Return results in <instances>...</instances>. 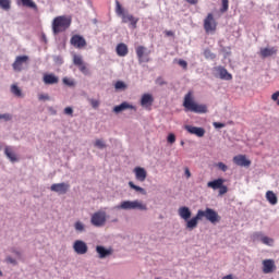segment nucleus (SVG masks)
Here are the masks:
<instances>
[{"instance_id":"nucleus-1","label":"nucleus","mask_w":279,"mask_h":279,"mask_svg":"<svg viewBox=\"0 0 279 279\" xmlns=\"http://www.w3.org/2000/svg\"><path fill=\"white\" fill-rule=\"evenodd\" d=\"M179 217L186 221V229L187 230H195L197 228L198 221H202V219H205L209 221L210 223H219L221 221V216L213 209V208H206L205 210L199 209L195 217L191 218V209L186 206L180 207L179 210Z\"/></svg>"},{"instance_id":"nucleus-2","label":"nucleus","mask_w":279,"mask_h":279,"mask_svg":"<svg viewBox=\"0 0 279 279\" xmlns=\"http://www.w3.org/2000/svg\"><path fill=\"white\" fill-rule=\"evenodd\" d=\"M116 14L117 16H120L122 19V23H130L131 27L136 28V23H138V19L134 17V15L125 11L119 0H116Z\"/></svg>"},{"instance_id":"nucleus-3","label":"nucleus","mask_w":279,"mask_h":279,"mask_svg":"<svg viewBox=\"0 0 279 279\" xmlns=\"http://www.w3.org/2000/svg\"><path fill=\"white\" fill-rule=\"evenodd\" d=\"M69 27H71V19L66 16H57L52 21V32L54 36H57V34H60L62 32H66Z\"/></svg>"},{"instance_id":"nucleus-4","label":"nucleus","mask_w":279,"mask_h":279,"mask_svg":"<svg viewBox=\"0 0 279 279\" xmlns=\"http://www.w3.org/2000/svg\"><path fill=\"white\" fill-rule=\"evenodd\" d=\"M118 210H147L145 203L136 201H123L116 207Z\"/></svg>"},{"instance_id":"nucleus-5","label":"nucleus","mask_w":279,"mask_h":279,"mask_svg":"<svg viewBox=\"0 0 279 279\" xmlns=\"http://www.w3.org/2000/svg\"><path fill=\"white\" fill-rule=\"evenodd\" d=\"M106 221H107L106 211L99 210L92 215L90 223L96 228H101L106 226Z\"/></svg>"},{"instance_id":"nucleus-6","label":"nucleus","mask_w":279,"mask_h":279,"mask_svg":"<svg viewBox=\"0 0 279 279\" xmlns=\"http://www.w3.org/2000/svg\"><path fill=\"white\" fill-rule=\"evenodd\" d=\"M213 75L219 80H225L226 82H230V80H232V74H230L228 70L221 65L213 69Z\"/></svg>"},{"instance_id":"nucleus-7","label":"nucleus","mask_w":279,"mask_h":279,"mask_svg":"<svg viewBox=\"0 0 279 279\" xmlns=\"http://www.w3.org/2000/svg\"><path fill=\"white\" fill-rule=\"evenodd\" d=\"M27 62H29L28 56L16 57L15 61L12 64L13 71H15L16 73H21V71H23V69H24L25 64H27Z\"/></svg>"},{"instance_id":"nucleus-8","label":"nucleus","mask_w":279,"mask_h":279,"mask_svg":"<svg viewBox=\"0 0 279 279\" xmlns=\"http://www.w3.org/2000/svg\"><path fill=\"white\" fill-rule=\"evenodd\" d=\"M204 29L207 34H210L217 29V21H215V16H213L211 13H209L204 20Z\"/></svg>"},{"instance_id":"nucleus-9","label":"nucleus","mask_w":279,"mask_h":279,"mask_svg":"<svg viewBox=\"0 0 279 279\" xmlns=\"http://www.w3.org/2000/svg\"><path fill=\"white\" fill-rule=\"evenodd\" d=\"M150 53L151 51H149V49L145 48L144 46H138L136 48V56L138 58L140 64H143V62H148Z\"/></svg>"},{"instance_id":"nucleus-10","label":"nucleus","mask_w":279,"mask_h":279,"mask_svg":"<svg viewBox=\"0 0 279 279\" xmlns=\"http://www.w3.org/2000/svg\"><path fill=\"white\" fill-rule=\"evenodd\" d=\"M73 250L76 254L84 255L88 252V245L82 240H76L73 244Z\"/></svg>"},{"instance_id":"nucleus-11","label":"nucleus","mask_w":279,"mask_h":279,"mask_svg":"<svg viewBox=\"0 0 279 279\" xmlns=\"http://www.w3.org/2000/svg\"><path fill=\"white\" fill-rule=\"evenodd\" d=\"M50 191L53 193H59L60 195H64L69 191V184L66 183H54L50 186Z\"/></svg>"},{"instance_id":"nucleus-12","label":"nucleus","mask_w":279,"mask_h":279,"mask_svg":"<svg viewBox=\"0 0 279 279\" xmlns=\"http://www.w3.org/2000/svg\"><path fill=\"white\" fill-rule=\"evenodd\" d=\"M184 112H194L195 114H206L208 109L206 106H185Z\"/></svg>"},{"instance_id":"nucleus-13","label":"nucleus","mask_w":279,"mask_h":279,"mask_svg":"<svg viewBox=\"0 0 279 279\" xmlns=\"http://www.w3.org/2000/svg\"><path fill=\"white\" fill-rule=\"evenodd\" d=\"M43 82L47 86H53V84H58L60 82V77L53 73L44 74Z\"/></svg>"},{"instance_id":"nucleus-14","label":"nucleus","mask_w":279,"mask_h":279,"mask_svg":"<svg viewBox=\"0 0 279 279\" xmlns=\"http://www.w3.org/2000/svg\"><path fill=\"white\" fill-rule=\"evenodd\" d=\"M234 165H238V167H250L252 165V161L245 157V155H238L233 157Z\"/></svg>"},{"instance_id":"nucleus-15","label":"nucleus","mask_w":279,"mask_h":279,"mask_svg":"<svg viewBox=\"0 0 279 279\" xmlns=\"http://www.w3.org/2000/svg\"><path fill=\"white\" fill-rule=\"evenodd\" d=\"M133 173H135V180L137 182H145L147 180V170L145 168L135 167Z\"/></svg>"},{"instance_id":"nucleus-16","label":"nucleus","mask_w":279,"mask_h":279,"mask_svg":"<svg viewBox=\"0 0 279 279\" xmlns=\"http://www.w3.org/2000/svg\"><path fill=\"white\" fill-rule=\"evenodd\" d=\"M71 45H73V47H76V49H82L83 47H86V39H84V37L80 35H74L71 38Z\"/></svg>"},{"instance_id":"nucleus-17","label":"nucleus","mask_w":279,"mask_h":279,"mask_svg":"<svg viewBox=\"0 0 279 279\" xmlns=\"http://www.w3.org/2000/svg\"><path fill=\"white\" fill-rule=\"evenodd\" d=\"M276 270V263L274 259H265L263 260V271L265 274H274Z\"/></svg>"},{"instance_id":"nucleus-18","label":"nucleus","mask_w":279,"mask_h":279,"mask_svg":"<svg viewBox=\"0 0 279 279\" xmlns=\"http://www.w3.org/2000/svg\"><path fill=\"white\" fill-rule=\"evenodd\" d=\"M185 130L190 134H194L195 136H198V138H202L204 134H206V130L204 128H197V126H192V125H185Z\"/></svg>"},{"instance_id":"nucleus-19","label":"nucleus","mask_w":279,"mask_h":279,"mask_svg":"<svg viewBox=\"0 0 279 279\" xmlns=\"http://www.w3.org/2000/svg\"><path fill=\"white\" fill-rule=\"evenodd\" d=\"M96 252L99 258H107V256H112V248H106L101 245L96 246Z\"/></svg>"},{"instance_id":"nucleus-20","label":"nucleus","mask_w":279,"mask_h":279,"mask_svg":"<svg viewBox=\"0 0 279 279\" xmlns=\"http://www.w3.org/2000/svg\"><path fill=\"white\" fill-rule=\"evenodd\" d=\"M254 238L255 239H259L262 241V243H264V245H274V239L267 236V235H263V233L260 232H256L254 233Z\"/></svg>"},{"instance_id":"nucleus-21","label":"nucleus","mask_w":279,"mask_h":279,"mask_svg":"<svg viewBox=\"0 0 279 279\" xmlns=\"http://www.w3.org/2000/svg\"><path fill=\"white\" fill-rule=\"evenodd\" d=\"M4 154L11 162H17L19 161V158H16V154L14 153V150H12V147L7 146L4 148Z\"/></svg>"},{"instance_id":"nucleus-22","label":"nucleus","mask_w":279,"mask_h":279,"mask_svg":"<svg viewBox=\"0 0 279 279\" xmlns=\"http://www.w3.org/2000/svg\"><path fill=\"white\" fill-rule=\"evenodd\" d=\"M226 182L225 179H216L214 181H209L207 183L208 189H213L214 191H217L223 183Z\"/></svg>"},{"instance_id":"nucleus-23","label":"nucleus","mask_w":279,"mask_h":279,"mask_svg":"<svg viewBox=\"0 0 279 279\" xmlns=\"http://www.w3.org/2000/svg\"><path fill=\"white\" fill-rule=\"evenodd\" d=\"M116 51L120 58H125L128 56V45L119 44L116 48Z\"/></svg>"},{"instance_id":"nucleus-24","label":"nucleus","mask_w":279,"mask_h":279,"mask_svg":"<svg viewBox=\"0 0 279 279\" xmlns=\"http://www.w3.org/2000/svg\"><path fill=\"white\" fill-rule=\"evenodd\" d=\"M142 106H151L154 104V96L151 94H144L141 98Z\"/></svg>"},{"instance_id":"nucleus-25","label":"nucleus","mask_w":279,"mask_h":279,"mask_svg":"<svg viewBox=\"0 0 279 279\" xmlns=\"http://www.w3.org/2000/svg\"><path fill=\"white\" fill-rule=\"evenodd\" d=\"M266 199L271 204V206H276L278 204V196H276V193L274 191H267L266 192Z\"/></svg>"},{"instance_id":"nucleus-26","label":"nucleus","mask_w":279,"mask_h":279,"mask_svg":"<svg viewBox=\"0 0 279 279\" xmlns=\"http://www.w3.org/2000/svg\"><path fill=\"white\" fill-rule=\"evenodd\" d=\"M277 52L276 48H262L260 56L262 58H269Z\"/></svg>"},{"instance_id":"nucleus-27","label":"nucleus","mask_w":279,"mask_h":279,"mask_svg":"<svg viewBox=\"0 0 279 279\" xmlns=\"http://www.w3.org/2000/svg\"><path fill=\"white\" fill-rule=\"evenodd\" d=\"M0 8L4 12H10L12 10V0H0Z\"/></svg>"},{"instance_id":"nucleus-28","label":"nucleus","mask_w":279,"mask_h":279,"mask_svg":"<svg viewBox=\"0 0 279 279\" xmlns=\"http://www.w3.org/2000/svg\"><path fill=\"white\" fill-rule=\"evenodd\" d=\"M11 93L14 97H23V90L16 84L11 85Z\"/></svg>"},{"instance_id":"nucleus-29","label":"nucleus","mask_w":279,"mask_h":279,"mask_svg":"<svg viewBox=\"0 0 279 279\" xmlns=\"http://www.w3.org/2000/svg\"><path fill=\"white\" fill-rule=\"evenodd\" d=\"M22 5L24 8H31L32 10H37L38 5H36V2L34 0H21Z\"/></svg>"},{"instance_id":"nucleus-30","label":"nucleus","mask_w":279,"mask_h":279,"mask_svg":"<svg viewBox=\"0 0 279 279\" xmlns=\"http://www.w3.org/2000/svg\"><path fill=\"white\" fill-rule=\"evenodd\" d=\"M183 106H195V102L193 101V93H187L184 97Z\"/></svg>"},{"instance_id":"nucleus-31","label":"nucleus","mask_w":279,"mask_h":279,"mask_svg":"<svg viewBox=\"0 0 279 279\" xmlns=\"http://www.w3.org/2000/svg\"><path fill=\"white\" fill-rule=\"evenodd\" d=\"M62 82H63L64 86H69L70 88H73V86H75V80L71 78L69 76L63 77Z\"/></svg>"},{"instance_id":"nucleus-32","label":"nucleus","mask_w":279,"mask_h":279,"mask_svg":"<svg viewBox=\"0 0 279 279\" xmlns=\"http://www.w3.org/2000/svg\"><path fill=\"white\" fill-rule=\"evenodd\" d=\"M114 88H116V90H126L128 84H125V82H123V81H118L114 84Z\"/></svg>"},{"instance_id":"nucleus-33","label":"nucleus","mask_w":279,"mask_h":279,"mask_svg":"<svg viewBox=\"0 0 279 279\" xmlns=\"http://www.w3.org/2000/svg\"><path fill=\"white\" fill-rule=\"evenodd\" d=\"M128 108L134 110V106H117L113 108V112H116V114H119V112H123L124 110H128Z\"/></svg>"},{"instance_id":"nucleus-34","label":"nucleus","mask_w":279,"mask_h":279,"mask_svg":"<svg viewBox=\"0 0 279 279\" xmlns=\"http://www.w3.org/2000/svg\"><path fill=\"white\" fill-rule=\"evenodd\" d=\"M129 186H130V189H133V191H136L137 193L145 194V189L134 184V182H132V181L129 182Z\"/></svg>"},{"instance_id":"nucleus-35","label":"nucleus","mask_w":279,"mask_h":279,"mask_svg":"<svg viewBox=\"0 0 279 279\" xmlns=\"http://www.w3.org/2000/svg\"><path fill=\"white\" fill-rule=\"evenodd\" d=\"M204 57L206 58V60H215L217 58V54L213 53V51L206 49L204 51Z\"/></svg>"},{"instance_id":"nucleus-36","label":"nucleus","mask_w":279,"mask_h":279,"mask_svg":"<svg viewBox=\"0 0 279 279\" xmlns=\"http://www.w3.org/2000/svg\"><path fill=\"white\" fill-rule=\"evenodd\" d=\"M73 63L75 64V66H81V64H84V59H82V56L74 54Z\"/></svg>"},{"instance_id":"nucleus-37","label":"nucleus","mask_w":279,"mask_h":279,"mask_svg":"<svg viewBox=\"0 0 279 279\" xmlns=\"http://www.w3.org/2000/svg\"><path fill=\"white\" fill-rule=\"evenodd\" d=\"M95 147H97L98 149H106V143L104 142V140H96Z\"/></svg>"},{"instance_id":"nucleus-38","label":"nucleus","mask_w":279,"mask_h":279,"mask_svg":"<svg viewBox=\"0 0 279 279\" xmlns=\"http://www.w3.org/2000/svg\"><path fill=\"white\" fill-rule=\"evenodd\" d=\"M216 167H217V169H219V171H223V172L228 171V167L226 166V163H223L221 161L216 163Z\"/></svg>"},{"instance_id":"nucleus-39","label":"nucleus","mask_w":279,"mask_h":279,"mask_svg":"<svg viewBox=\"0 0 279 279\" xmlns=\"http://www.w3.org/2000/svg\"><path fill=\"white\" fill-rule=\"evenodd\" d=\"M221 1H222V8L220 9V12H228L229 1L228 0H221Z\"/></svg>"},{"instance_id":"nucleus-40","label":"nucleus","mask_w":279,"mask_h":279,"mask_svg":"<svg viewBox=\"0 0 279 279\" xmlns=\"http://www.w3.org/2000/svg\"><path fill=\"white\" fill-rule=\"evenodd\" d=\"M74 228H75V230H77L78 232H83V230H84V223L77 221V222H75Z\"/></svg>"},{"instance_id":"nucleus-41","label":"nucleus","mask_w":279,"mask_h":279,"mask_svg":"<svg viewBox=\"0 0 279 279\" xmlns=\"http://www.w3.org/2000/svg\"><path fill=\"white\" fill-rule=\"evenodd\" d=\"M218 189H219V195H226V193H228V186L223 185V183Z\"/></svg>"},{"instance_id":"nucleus-42","label":"nucleus","mask_w":279,"mask_h":279,"mask_svg":"<svg viewBox=\"0 0 279 279\" xmlns=\"http://www.w3.org/2000/svg\"><path fill=\"white\" fill-rule=\"evenodd\" d=\"M271 99L275 101V104H277V106H279V92L274 93L271 95Z\"/></svg>"},{"instance_id":"nucleus-43","label":"nucleus","mask_w":279,"mask_h":279,"mask_svg":"<svg viewBox=\"0 0 279 279\" xmlns=\"http://www.w3.org/2000/svg\"><path fill=\"white\" fill-rule=\"evenodd\" d=\"M167 141H168V143H170V145H173V143H175V134L170 133V134L168 135Z\"/></svg>"},{"instance_id":"nucleus-44","label":"nucleus","mask_w":279,"mask_h":279,"mask_svg":"<svg viewBox=\"0 0 279 279\" xmlns=\"http://www.w3.org/2000/svg\"><path fill=\"white\" fill-rule=\"evenodd\" d=\"M12 121V116L10 113L0 114V120Z\"/></svg>"},{"instance_id":"nucleus-45","label":"nucleus","mask_w":279,"mask_h":279,"mask_svg":"<svg viewBox=\"0 0 279 279\" xmlns=\"http://www.w3.org/2000/svg\"><path fill=\"white\" fill-rule=\"evenodd\" d=\"M213 125L214 128H216V130H221V128H226V123L221 122H214Z\"/></svg>"},{"instance_id":"nucleus-46","label":"nucleus","mask_w":279,"mask_h":279,"mask_svg":"<svg viewBox=\"0 0 279 279\" xmlns=\"http://www.w3.org/2000/svg\"><path fill=\"white\" fill-rule=\"evenodd\" d=\"M78 69L81 72H83L85 75L86 73H88V69L86 68L85 63H82L81 65H78Z\"/></svg>"},{"instance_id":"nucleus-47","label":"nucleus","mask_w":279,"mask_h":279,"mask_svg":"<svg viewBox=\"0 0 279 279\" xmlns=\"http://www.w3.org/2000/svg\"><path fill=\"white\" fill-rule=\"evenodd\" d=\"M156 84H157L158 86H165V84H167V82H165V78L158 77V78L156 80Z\"/></svg>"},{"instance_id":"nucleus-48","label":"nucleus","mask_w":279,"mask_h":279,"mask_svg":"<svg viewBox=\"0 0 279 279\" xmlns=\"http://www.w3.org/2000/svg\"><path fill=\"white\" fill-rule=\"evenodd\" d=\"M179 66H182V69H186L189 66V63H186L185 60H179Z\"/></svg>"},{"instance_id":"nucleus-49","label":"nucleus","mask_w":279,"mask_h":279,"mask_svg":"<svg viewBox=\"0 0 279 279\" xmlns=\"http://www.w3.org/2000/svg\"><path fill=\"white\" fill-rule=\"evenodd\" d=\"M64 114H69L70 117L73 116V108L66 107V108L64 109Z\"/></svg>"},{"instance_id":"nucleus-50","label":"nucleus","mask_w":279,"mask_h":279,"mask_svg":"<svg viewBox=\"0 0 279 279\" xmlns=\"http://www.w3.org/2000/svg\"><path fill=\"white\" fill-rule=\"evenodd\" d=\"M184 173L186 179L189 180V178H191V170L189 168H184Z\"/></svg>"},{"instance_id":"nucleus-51","label":"nucleus","mask_w":279,"mask_h":279,"mask_svg":"<svg viewBox=\"0 0 279 279\" xmlns=\"http://www.w3.org/2000/svg\"><path fill=\"white\" fill-rule=\"evenodd\" d=\"M53 60L57 64H62L63 62L61 57H54Z\"/></svg>"},{"instance_id":"nucleus-52","label":"nucleus","mask_w":279,"mask_h":279,"mask_svg":"<svg viewBox=\"0 0 279 279\" xmlns=\"http://www.w3.org/2000/svg\"><path fill=\"white\" fill-rule=\"evenodd\" d=\"M187 3H191L192 5H195L199 0H186Z\"/></svg>"},{"instance_id":"nucleus-53","label":"nucleus","mask_w":279,"mask_h":279,"mask_svg":"<svg viewBox=\"0 0 279 279\" xmlns=\"http://www.w3.org/2000/svg\"><path fill=\"white\" fill-rule=\"evenodd\" d=\"M39 99H49V96L48 95H41V96H39Z\"/></svg>"},{"instance_id":"nucleus-54","label":"nucleus","mask_w":279,"mask_h":279,"mask_svg":"<svg viewBox=\"0 0 279 279\" xmlns=\"http://www.w3.org/2000/svg\"><path fill=\"white\" fill-rule=\"evenodd\" d=\"M166 35H167V36H173V32L167 31V32H166Z\"/></svg>"},{"instance_id":"nucleus-55","label":"nucleus","mask_w":279,"mask_h":279,"mask_svg":"<svg viewBox=\"0 0 279 279\" xmlns=\"http://www.w3.org/2000/svg\"><path fill=\"white\" fill-rule=\"evenodd\" d=\"M222 279H233V278H232V275H227V276L222 277Z\"/></svg>"},{"instance_id":"nucleus-56","label":"nucleus","mask_w":279,"mask_h":279,"mask_svg":"<svg viewBox=\"0 0 279 279\" xmlns=\"http://www.w3.org/2000/svg\"><path fill=\"white\" fill-rule=\"evenodd\" d=\"M92 106H99V102L93 101V102H92Z\"/></svg>"},{"instance_id":"nucleus-57","label":"nucleus","mask_w":279,"mask_h":279,"mask_svg":"<svg viewBox=\"0 0 279 279\" xmlns=\"http://www.w3.org/2000/svg\"><path fill=\"white\" fill-rule=\"evenodd\" d=\"M120 106H130L128 102H121Z\"/></svg>"},{"instance_id":"nucleus-58","label":"nucleus","mask_w":279,"mask_h":279,"mask_svg":"<svg viewBox=\"0 0 279 279\" xmlns=\"http://www.w3.org/2000/svg\"><path fill=\"white\" fill-rule=\"evenodd\" d=\"M8 262L9 263H14V259L13 258H8Z\"/></svg>"},{"instance_id":"nucleus-59","label":"nucleus","mask_w":279,"mask_h":279,"mask_svg":"<svg viewBox=\"0 0 279 279\" xmlns=\"http://www.w3.org/2000/svg\"><path fill=\"white\" fill-rule=\"evenodd\" d=\"M3 276V271L0 270V277Z\"/></svg>"},{"instance_id":"nucleus-60","label":"nucleus","mask_w":279,"mask_h":279,"mask_svg":"<svg viewBox=\"0 0 279 279\" xmlns=\"http://www.w3.org/2000/svg\"><path fill=\"white\" fill-rule=\"evenodd\" d=\"M181 145H184V142H181Z\"/></svg>"}]
</instances>
